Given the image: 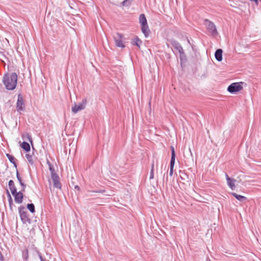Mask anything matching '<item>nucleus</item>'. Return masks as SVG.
<instances>
[{
  "instance_id": "1",
  "label": "nucleus",
  "mask_w": 261,
  "mask_h": 261,
  "mask_svg": "<svg viewBox=\"0 0 261 261\" xmlns=\"http://www.w3.org/2000/svg\"><path fill=\"white\" fill-rule=\"evenodd\" d=\"M3 82L8 90L15 89L17 83V74L15 72L5 73L3 77Z\"/></svg>"
},
{
  "instance_id": "2",
  "label": "nucleus",
  "mask_w": 261,
  "mask_h": 261,
  "mask_svg": "<svg viewBox=\"0 0 261 261\" xmlns=\"http://www.w3.org/2000/svg\"><path fill=\"white\" fill-rule=\"evenodd\" d=\"M139 23L141 25V31L145 38H147L150 33L145 15L141 14L139 16Z\"/></svg>"
},
{
  "instance_id": "3",
  "label": "nucleus",
  "mask_w": 261,
  "mask_h": 261,
  "mask_svg": "<svg viewBox=\"0 0 261 261\" xmlns=\"http://www.w3.org/2000/svg\"><path fill=\"white\" fill-rule=\"evenodd\" d=\"M204 24L206 27L207 31L213 36H216L218 35L216 25L212 21L205 19L204 20Z\"/></svg>"
},
{
  "instance_id": "4",
  "label": "nucleus",
  "mask_w": 261,
  "mask_h": 261,
  "mask_svg": "<svg viewBox=\"0 0 261 261\" xmlns=\"http://www.w3.org/2000/svg\"><path fill=\"white\" fill-rule=\"evenodd\" d=\"M18 213L22 222L25 224L27 222L31 223V220L29 217L27 212L23 206H20L18 207Z\"/></svg>"
},
{
  "instance_id": "5",
  "label": "nucleus",
  "mask_w": 261,
  "mask_h": 261,
  "mask_svg": "<svg viewBox=\"0 0 261 261\" xmlns=\"http://www.w3.org/2000/svg\"><path fill=\"white\" fill-rule=\"evenodd\" d=\"M243 82L233 83L228 87L227 91L231 94L239 92L243 89Z\"/></svg>"
},
{
  "instance_id": "6",
  "label": "nucleus",
  "mask_w": 261,
  "mask_h": 261,
  "mask_svg": "<svg viewBox=\"0 0 261 261\" xmlns=\"http://www.w3.org/2000/svg\"><path fill=\"white\" fill-rule=\"evenodd\" d=\"M16 107L17 111L19 113H21V112L24 110L25 105L23 98L21 94H19L18 95Z\"/></svg>"
},
{
  "instance_id": "7",
  "label": "nucleus",
  "mask_w": 261,
  "mask_h": 261,
  "mask_svg": "<svg viewBox=\"0 0 261 261\" xmlns=\"http://www.w3.org/2000/svg\"><path fill=\"white\" fill-rule=\"evenodd\" d=\"M113 38L116 46L121 48L125 47V45L122 41L123 35L122 34L119 33H116L115 35H114Z\"/></svg>"
},
{
  "instance_id": "8",
  "label": "nucleus",
  "mask_w": 261,
  "mask_h": 261,
  "mask_svg": "<svg viewBox=\"0 0 261 261\" xmlns=\"http://www.w3.org/2000/svg\"><path fill=\"white\" fill-rule=\"evenodd\" d=\"M171 158L170 163V172L169 175L170 176H172L173 173V168L175 164V152L174 148L173 146H171Z\"/></svg>"
},
{
  "instance_id": "9",
  "label": "nucleus",
  "mask_w": 261,
  "mask_h": 261,
  "mask_svg": "<svg viewBox=\"0 0 261 261\" xmlns=\"http://www.w3.org/2000/svg\"><path fill=\"white\" fill-rule=\"evenodd\" d=\"M23 191L17 192L16 191V192L13 193V194H12L14 198V200L17 203H21L23 201Z\"/></svg>"
},
{
  "instance_id": "10",
  "label": "nucleus",
  "mask_w": 261,
  "mask_h": 261,
  "mask_svg": "<svg viewBox=\"0 0 261 261\" xmlns=\"http://www.w3.org/2000/svg\"><path fill=\"white\" fill-rule=\"evenodd\" d=\"M171 44L172 46L174 47V48L178 51V53L180 54V55L181 56V55L184 54V51L182 48V47L180 45V44L176 40H172L171 41Z\"/></svg>"
},
{
  "instance_id": "11",
  "label": "nucleus",
  "mask_w": 261,
  "mask_h": 261,
  "mask_svg": "<svg viewBox=\"0 0 261 261\" xmlns=\"http://www.w3.org/2000/svg\"><path fill=\"white\" fill-rule=\"evenodd\" d=\"M16 178L21 187L22 191H24L25 189L26 188V185L24 184V182H23L22 181V179L21 177H20L19 173L17 169H16Z\"/></svg>"
},
{
  "instance_id": "12",
  "label": "nucleus",
  "mask_w": 261,
  "mask_h": 261,
  "mask_svg": "<svg viewBox=\"0 0 261 261\" xmlns=\"http://www.w3.org/2000/svg\"><path fill=\"white\" fill-rule=\"evenodd\" d=\"M222 53L223 50L222 49L220 48L217 49L216 51H215V58L219 62H220L222 60Z\"/></svg>"
},
{
  "instance_id": "13",
  "label": "nucleus",
  "mask_w": 261,
  "mask_h": 261,
  "mask_svg": "<svg viewBox=\"0 0 261 261\" xmlns=\"http://www.w3.org/2000/svg\"><path fill=\"white\" fill-rule=\"evenodd\" d=\"M81 110H82V103H79L77 105L74 103V106L72 107L71 109L72 113L76 114Z\"/></svg>"
},
{
  "instance_id": "14",
  "label": "nucleus",
  "mask_w": 261,
  "mask_h": 261,
  "mask_svg": "<svg viewBox=\"0 0 261 261\" xmlns=\"http://www.w3.org/2000/svg\"><path fill=\"white\" fill-rule=\"evenodd\" d=\"M9 188L12 194L17 191V189L15 186L14 182L13 180H10L8 182Z\"/></svg>"
},
{
  "instance_id": "15",
  "label": "nucleus",
  "mask_w": 261,
  "mask_h": 261,
  "mask_svg": "<svg viewBox=\"0 0 261 261\" xmlns=\"http://www.w3.org/2000/svg\"><path fill=\"white\" fill-rule=\"evenodd\" d=\"M20 146L25 152H29L31 150L29 143L26 141H23L20 145Z\"/></svg>"
},
{
  "instance_id": "16",
  "label": "nucleus",
  "mask_w": 261,
  "mask_h": 261,
  "mask_svg": "<svg viewBox=\"0 0 261 261\" xmlns=\"http://www.w3.org/2000/svg\"><path fill=\"white\" fill-rule=\"evenodd\" d=\"M236 181V179H232L231 178H228V180H227V183L228 186L232 190L235 189L234 183Z\"/></svg>"
},
{
  "instance_id": "17",
  "label": "nucleus",
  "mask_w": 261,
  "mask_h": 261,
  "mask_svg": "<svg viewBox=\"0 0 261 261\" xmlns=\"http://www.w3.org/2000/svg\"><path fill=\"white\" fill-rule=\"evenodd\" d=\"M6 156L8 158V160H9V161L13 164L14 167L17 169V164L15 162V158L12 155H11L9 153H7L6 154Z\"/></svg>"
},
{
  "instance_id": "18",
  "label": "nucleus",
  "mask_w": 261,
  "mask_h": 261,
  "mask_svg": "<svg viewBox=\"0 0 261 261\" xmlns=\"http://www.w3.org/2000/svg\"><path fill=\"white\" fill-rule=\"evenodd\" d=\"M231 194L237 199L241 202H243L247 199V198L244 196L239 195L236 193H231Z\"/></svg>"
},
{
  "instance_id": "19",
  "label": "nucleus",
  "mask_w": 261,
  "mask_h": 261,
  "mask_svg": "<svg viewBox=\"0 0 261 261\" xmlns=\"http://www.w3.org/2000/svg\"><path fill=\"white\" fill-rule=\"evenodd\" d=\"M142 43V41L137 36H136L133 39L132 44L137 46L139 48H140Z\"/></svg>"
},
{
  "instance_id": "20",
  "label": "nucleus",
  "mask_w": 261,
  "mask_h": 261,
  "mask_svg": "<svg viewBox=\"0 0 261 261\" xmlns=\"http://www.w3.org/2000/svg\"><path fill=\"white\" fill-rule=\"evenodd\" d=\"M27 208L32 213H34L35 212V207L33 203H28L27 205Z\"/></svg>"
},
{
  "instance_id": "21",
  "label": "nucleus",
  "mask_w": 261,
  "mask_h": 261,
  "mask_svg": "<svg viewBox=\"0 0 261 261\" xmlns=\"http://www.w3.org/2000/svg\"><path fill=\"white\" fill-rule=\"evenodd\" d=\"M22 138H23V139L28 140L30 142L31 145L33 146V140H32V137L30 135H29L28 133H27L24 136H23L22 137Z\"/></svg>"
},
{
  "instance_id": "22",
  "label": "nucleus",
  "mask_w": 261,
  "mask_h": 261,
  "mask_svg": "<svg viewBox=\"0 0 261 261\" xmlns=\"http://www.w3.org/2000/svg\"><path fill=\"white\" fill-rule=\"evenodd\" d=\"M133 0H124L121 3L122 6L129 7L132 3Z\"/></svg>"
},
{
  "instance_id": "23",
  "label": "nucleus",
  "mask_w": 261,
  "mask_h": 261,
  "mask_svg": "<svg viewBox=\"0 0 261 261\" xmlns=\"http://www.w3.org/2000/svg\"><path fill=\"white\" fill-rule=\"evenodd\" d=\"M25 157L31 165H33L34 164L32 155L30 154H26Z\"/></svg>"
},
{
  "instance_id": "24",
  "label": "nucleus",
  "mask_w": 261,
  "mask_h": 261,
  "mask_svg": "<svg viewBox=\"0 0 261 261\" xmlns=\"http://www.w3.org/2000/svg\"><path fill=\"white\" fill-rule=\"evenodd\" d=\"M54 187L57 189H61V184L59 180L53 181Z\"/></svg>"
},
{
  "instance_id": "25",
  "label": "nucleus",
  "mask_w": 261,
  "mask_h": 261,
  "mask_svg": "<svg viewBox=\"0 0 261 261\" xmlns=\"http://www.w3.org/2000/svg\"><path fill=\"white\" fill-rule=\"evenodd\" d=\"M51 178L53 181L60 179V177L57 173L51 175Z\"/></svg>"
},
{
  "instance_id": "26",
  "label": "nucleus",
  "mask_w": 261,
  "mask_h": 261,
  "mask_svg": "<svg viewBox=\"0 0 261 261\" xmlns=\"http://www.w3.org/2000/svg\"><path fill=\"white\" fill-rule=\"evenodd\" d=\"M7 195L8 198V202L11 203L12 200V198L8 190H7Z\"/></svg>"
},
{
  "instance_id": "27",
  "label": "nucleus",
  "mask_w": 261,
  "mask_h": 261,
  "mask_svg": "<svg viewBox=\"0 0 261 261\" xmlns=\"http://www.w3.org/2000/svg\"><path fill=\"white\" fill-rule=\"evenodd\" d=\"M49 170L50 172V173H51V175L53 174H56V172H55V168L53 166L51 167H49Z\"/></svg>"
},
{
  "instance_id": "28",
  "label": "nucleus",
  "mask_w": 261,
  "mask_h": 261,
  "mask_svg": "<svg viewBox=\"0 0 261 261\" xmlns=\"http://www.w3.org/2000/svg\"><path fill=\"white\" fill-rule=\"evenodd\" d=\"M37 253H38V254L39 257V258H40V261H48V260H46V259H44V258L42 257V256L41 254L40 253V252H38Z\"/></svg>"
},
{
  "instance_id": "29",
  "label": "nucleus",
  "mask_w": 261,
  "mask_h": 261,
  "mask_svg": "<svg viewBox=\"0 0 261 261\" xmlns=\"http://www.w3.org/2000/svg\"><path fill=\"white\" fill-rule=\"evenodd\" d=\"M153 177H154V171H152V170H151L150 172L149 179H153Z\"/></svg>"
},
{
  "instance_id": "30",
  "label": "nucleus",
  "mask_w": 261,
  "mask_h": 261,
  "mask_svg": "<svg viewBox=\"0 0 261 261\" xmlns=\"http://www.w3.org/2000/svg\"><path fill=\"white\" fill-rule=\"evenodd\" d=\"M9 207H10V208L11 210V211H13V209H12V205H13V200H12V202L10 203V202H9Z\"/></svg>"
},
{
  "instance_id": "31",
  "label": "nucleus",
  "mask_w": 261,
  "mask_h": 261,
  "mask_svg": "<svg viewBox=\"0 0 261 261\" xmlns=\"http://www.w3.org/2000/svg\"><path fill=\"white\" fill-rule=\"evenodd\" d=\"M105 191H106L105 190H100L99 191H94L93 192H96V193H105Z\"/></svg>"
},
{
  "instance_id": "32",
  "label": "nucleus",
  "mask_w": 261,
  "mask_h": 261,
  "mask_svg": "<svg viewBox=\"0 0 261 261\" xmlns=\"http://www.w3.org/2000/svg\"><path fill=\"white\" fill-rule=\"evenodd\" d=\"M0 261H4V257L1 252L0 253Z\"/></svg>"
},
{
  "instance_id": "33",
  "label": "nucleus",
  "mask_w": 261,
  "mask_h": 261,
  "mask_svg": "<svg viewBox=\"0 0 261 261\" xmlns=\"http://www.w3.org/2000/svg\"><path fill=\"white\" fill-rule=\"evenodd\" d=\"M46 163H47V164L48 165L49 168V167L53 166V165L51 164V163L48 160H47Z\"/></svg>"
},
{
  "instance_id": "34",
  "label": "nucleus",
  "mask_w": 261,
  "mask_h": 261,
  "mask_svg": "<svg viewBox=\"0 0 261 261\" xmlns=\"http://www.w3.org/2000/svg\"><path fill=\"white\" fill-rule=\"evenodd\" d=\"M74 189L75 190H77L78 191H79L80 190V187L79 186L76 185V186H74Z\"/></svg>"
},
{
  "instance_id": "35",
  "label": "nucleus",
  "mask_w": 261,
  "mask_h": 261,
  "mask_svg": "<svg viewBox=\"0 0 261 261\" xmlns=\"http://www.w3.org/2000/svg\"><path fill=\"white\" fill-rule=\"evenodd\" d=\"M154 161H152V164H151V170H152V171H154Z\"/></svg>"
},
{
  "instance_id": "36",
  "label": "nucleus",
  "mask_w": 261,
  "mask_h": 261,
  "mask_svg": "<svg viewBox=\"0 0 261 261\" xmlns=\"http://www.w3.org/2000/svg\"><path fill=\"white\" fill-rule=\"evenodd\" d=\"M251 2H254L256 4V5H258V0H250Z\"/></svg>"
},
{
  "instance_id": "37",
  "label": "nucleus",
  "mask_w": 261,
  "mask_h": 261,
  "mask_svg": "<svg viewBox=\"0 0 261 261\" xmlns=\"http://www.w3.org/2000/svg\"><path fill=\"white\" fill-rule=\"evenodd\" d=\"M86 103V101H85L84 100H83V103H82V105H83V109H84V106Z\"/></svg>"
},
{
  "instance_id": "38",
  "label": "nucleus",
  "mask_w": 261,
  "mask_h": 261,
  "mask_svg": "<svg viewBox=\"0 0 261 261\" xmlns=\"http://www.w3.org/2000/svg\"><path fill=\"white\" fill-rule=\"evenodd\" d=\"M225 177H226V181L228 180V178H230L228 175H227V173H225Z\"/></svg>"
},
{
  "instance_id": "39",
  "label": "nucleus",
  "mask_w": 261,
  "mask_h": 261,
  "mask_svg": "<svg viewBox=\"0 0 261 261\" xmlns=\"http://www.w3.org/2000/svg\"><path fill=\"white\" fill-rule=\"evenodd\" d=\"M28 254H27V255L24 256V259H28Z\"/></svg>"
},
{
  "instance_id": "40",
  "label": "nucleus",
  "mask_w": 261,
  "mask_h": 261,
  "mask_svg": "<svg viewBox=\"0 0 261 261\" xmlns=\"http://www.w3.org/2000/svg\"><path fill=\"white\" fill-rule=\"evenodd\" d=\"M206 261H211V259L208 258L206 259Z\"/></svg>"
},
{
  "instance_id": "41",
  "label": "nucleus",
  "mask_w": 261,
  "mask_h": 261,
  "mask_svg": "<svg viewBox=\"0 0 261 261\" xmlns=\"http://www.w3.org/2000/svg\"><path fill=\"white\" fill-rule=\"evenodd\" d=\"M1 54H2V55H3V56H5V55H4V53H3V52H1Z\"/></svg>"
},
{
  "instance_id": "42",
  "label": "nucleus",
  "mask_w": 261,
  "mask_h": 261,
  "mask_svg": "<svg viewBox=\"0 0 261 261\" xmlns=\"http://www.w3.org/2000/svg\"><path fill=\"white\" fill-rule=\"evenodd\" d=\"M107 195H109V196H111L112 195V194H106Z\"/></svg>"
},
{
  "instance_id": "43",
  "label": "nucleus",
  "mask_w": 261,
  "mask_h": 261,
  "mask_svg": "<svg viewBox=\"0 0 261 261\" xmlns=\"http://www.w3.org/2000/svg\"><path fill=\"white\" fill-rule=\"evenodd\" d=\"M168 179V176L167 175V177H166V180Z\"/></svg>"
},
{
  "instance_id": "44",
  "label": "nucleus",
  "mask_w": 261,
  "mask_h": 261,
  "mask_svg": "<svg viewBox=\"0 0 261 261\" xmlns=\"http://www.w3.org/2000/svg\"><path fill=\"white\" fill-rule=\"evenodd\" d=\"M165 174H164V177H163V178H164V177H165Z\"/></svg>"
},
{
  "instance_id": "45",
  "label": "nucleus",
  "mask_w": 261,
  "mask_h": 261,
  "mask_svg": "<svg viewBox=\"0 0 261 261\" xmlns=\"http://www.w3.org/2000/svg\"><path fill=\"white\" fill-rule=\"evenodd\" d=\"M1 252L0 251V253H1Z\"/></svg>"
}]
</instances>
